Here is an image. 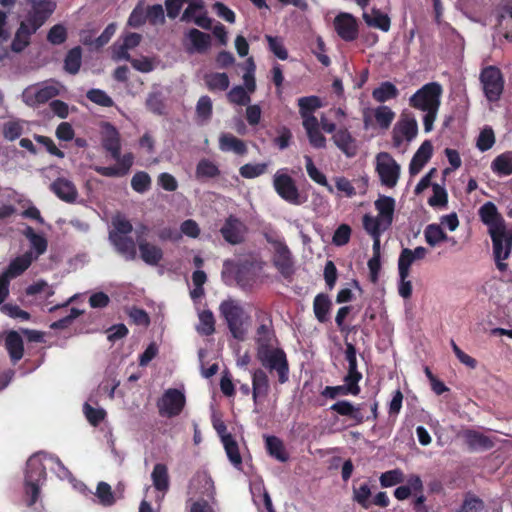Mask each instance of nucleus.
Wrapping results in <instances>:
<instances>
[{
    "label": "nucleus",
    "instance_id": "f257e3e1",
    "mask_svg": "<svg viewBox=\"0 0 512 512\" xmlns=\"http://www.w3.org/2000/svg\"><path fill=\"white\" fill-rule=\"evenodd\" d=\"M441 95V85L431 82L425 84L409 98L410 106L424 113L423 125L427 133L433 129L441 103Z\"/></svg>",
    "mask_w": 512,
    "mask_h": 512
},
{
    "label": "nucleus",
    "instance_id": "f03ea898",
    "mask_svg": "<svg viewBox=\"0 0 512 512\" xmlns=\"http://www.w3.org/2000/svg\"><path fill=\"white\" fill-rule=\"evenodd\" d=\"M187 503L190 512H210L215 504V486L206 472L196 473L189 482Z\"/></svg>",
    "mask_w": 512,
    "mask_h": 512
},
{
    "label": "nucleus",
    "instance_id": "7ed1b4c3",
    "mask_svg": "<svg viewBox=\"0 0 512 512\" xmlns=\"http://www.w3.org/2000/svg\"><path fill=\"white\" fill-rule=\"evenodd\" d=\"M221 316L225 319L229 331L237 340H244L251 323L250 316L241 303L235 299H226L219 306Z\"/></svg>",
    "mask_w": 512,
    "mask_h": 512
},
{
    "label": "nucleus",
    "instance_id": "20e7f679",
    "mask_svg": "<svg viewBox=\"0 0 512 512\" xmlns=\"http://www.w3.org/2000/svg\"><path fill=\"white\" fill-rule=\"evenodd\" d=\"M48 467V454L36 453L26 463L24 486L25 493L30 496L29 503H35L40 487L45 482V471Z\"/></svg>",
    "mask_w": 512,
    "mask_h": 512
},
{
    "label": "nucleus",
    "instance_id": "39448f33",
    "mask_svg": "<svg viewBox=\"0 0 512 512\" xmlns=\"http://www.w3.org/2000/svg\"><path fill=\"white\" fill-rule=\"evenodd\" d=\"M395 205L394 198L380 195L374 202L377 215L365 214L362 220L363 227L388 230L393 223Z\"/></svg>",
    "mask_w": 512,
    "mask_h": 512
},
{
    "label": "nucleus",
    "instance_id": "423d86ee",
    "mask_svg": "<svg viewBox=\"0 0 512 512\" xmlns=\"http://www.w3.org/2000/svg\"><path fill=\"white\" fill-rule=\"evenodd\" d=\"M62 90L63 86L60 82L47 80L25 88L22 92V100L26 105L36 107L60 95Z\"/></svg>",
    "mask_w": 512,
    "mask_h": 512
},
{
    "label": "nucleus",
    "instance_id": "0eeeda50",
    "mask_svg": "<svg viewBox=\"0 0 512 512\" xmlns=\"http://www.w3.org/2000/svg\"><path fill=\"white\" fill-rule=\"evenodd\" d=\"M273 188L284 201L292 205H302L306 197L302 196L294 179L288 174L287 169H279L273 175Z\"/></svg>",
    "mask_w": 512,
    "mask_h": 512
},
{
    "label": "nucleus",
    "instance_id": "6e6552de",
    "mask_svg": "<svg viewBox=\"0 0 512 512\" xmlns=\"http://www.w3.org/2000/svg\"><path fill=\"white\" fill-rule=\"evenodd\" d=\"M257 358L264 367L277 371L280 383L288 380V364L282 350L274 346L257 348Z\"/></svg>",
    "mask_w": 512,
    "mask_h": 512
},
{
    "label": "nucleus",
    "instance_id": "1a4fd4ad",
    "mask_svg": "<svg viewBox=\"0 0 512 512\" xmlns=\"http://www.w3.org/2000/svg\"><path fill=\"white\" fill-rule=\"evenodd\" d=\"M480 81L487 100L498 101L504 88L501 71L495 66H488L481 71Z\"/></svg>",
    "mask_w": 512,
    "mask_h": 512
},
{
    "label": "nucleus",
    "instance_id": "9d476101",
    "mask_svg": "<svg viewBox=\"0 0 512 512\" xmlns=\"http://www.w3.org/2000/svg\"><path fill=\"white\" fill-rule=\"evenodd\" d=\"M418 124L412 117H402L394 126L392 131L393 146L405 152L408 144L416 137Z\"/></svg>",
    "mask_w": 512,
    "mask_h": 512
},
{
    "label": "nucleus",
    "instance_id": "9b49d317",
    "mask_svg": "<svg viewBox=\"0 0 512 512\" xmlns=\"http://www.w3.org/2000/svg\"><path fill=\"white\" fill-rule=\"evenodd\" d=\"M376 171L381 183L389 188L396 186L400 176V165L387 152H380L376 156Z\"/></svg>",
    "mask_w": 512,
    "mask_h": 512
},
{
    "label": "nucleus",
    "instance_id": "f8f14e48",
    "mask_svg": "<svg viewBox=\"0 0 512 512\" xmlns=\"http://www.w3.org/2000/svg\"><path fill=\"white\" fill-rule=\"evenodd\" d=\"M185 406V395L178 389H168L157 402L159 414L174 417L181 413Z\"/></svg>",
    "mask_w": 512,
    "mask_h": 512
},
{
    "label": "nucleus",
    "instance_id": "ddd939ff",
    "mask_svg": "<svg viewBox=\"0 0 512 512\" xmlns=\"http://www.w3.org/2000/svg\"><path fill=\"white\" fill-rule=\"evenodd\" d=\"M212 38L196 28L189 29L183 37V46L189 54H204L209 51Z\"/></svg>",
    "mask_w": 512,
    "mask_h": 512
},
{
    "label": "nucleus",
    "instance_id": "4468645a",
    "mask_svg": "<svg viewBox=\"0 0 512 512\" xmlns=\"http://www.w3.org/2000/svg\"><path fill=\"white\" fill-rule=\"evenodd\" d=\"M247 231L248 229L244 222L233 215L227 217L220 228L222 237L231 245H238L244 242Z\"/></svg>",
    "mask_w": 512,
    "mask_h": 512
},
{
    "label": "nucleus",
    "instance_id": "2eb2a0df",
    "mask_svg": "<svg viewBox=\"0 0 512 512\" xmlns=\"http://www.w3.org/2000/svg\"><path fill=\"white\" fill-rule=\"evenodd\" d=\"M185 3L188 4V6L186 7L181 16V21H193L197 26L203 29H210L212 25V20L206 16L203 1L185 0Z\"/></svg>",
    "mask_w": 512,
    "mask_h": 512
},
{
    "label": "nucleus",
    "instance_id": "dca6fc26",
    "mask_svg": "<svg viewBox=\"0 0 512 512\" xmlns=\"http://www.w3.org/2000/svg\"><path fill=\"white\" fill-rule=\"evenodd\" d=\"M481 221L488 226L489 234L506 230L505 222L492 202H486L479 209Z\"/></svg>",
    "mask_w": 512,
    "mask_h": 512
},
{
    "label": "nucleus",
    "instance_id": "f3484780",
    "mask_svg": "<svg viewBox=\"0 0 512 512\" xmlns=\"http://www.w3.org/2000/svg\"><path fill=\"white\" fill-rule=\"evenodd\" d=\"M334 27L345 41H352L358 36V24L356 18L350 13H340L334 19Z\"/></svg>",
    "mask_w": 512,
    "mask_h": 512
},
{
    "label": "nucleus",
    "instance_id": "a211bd4d",
    "mask_svg": "<svg viewBox=\"0 0 512 512\" xmlns=\"http://www.w3.org/2000/svg\"><path fill=\"white\" fill-rule=\"evenodd\" d=\"M40 27L41 22L29 20L22 22L12 41L11 49L17 53L23 51L30 43V36Z\"/></svg>",
    "mask_w": 512,
    "mask_h": 512
},
{
    "label": "nucleus",
    "instance_id": "6ab92c4d",
    "mask_svg": "<svg viewBox=\"0 0 512 512\" xmlns=\"http://www.w3.org/2000/svg\"><path fill=\"white\" fill-rule=\"evenodd\" d=\"M490 237L493 243V253L497 268L500 271H505L507 264L504 263V260L510 256L511 252L510 245L504 241V238L506 237V230L491 234Z\"/></svg>",
    "mask_w": 512,
    "mask_h": 512
},
{
    "label": "nucleus",
    "instance_id": "aec40b11",
    "mask_svg": "<svg viewBox=\"0 0 512 512\" xmlns=\"http://www.w3.org/2000/svg\"><path fill=\"white\" fill-rule=\"evenodd\" d=\"M101 135L103 147L111 154L113 159H119L121 144L118 131L111 124L105 123L102 125Z\"/></svg>",
    "mask_w": 512,
    "mask_h": 512
},
{
    "label": "nucleus",
    "instance_id": "412c9836",
    "mask_svg": "<svg viewBox=\"0 0 512 512\" xmlns=\"http://www.w3.org/2000/svg\"><path fill=\"white\" fill-rule=\"evenodd\" d=\"M51 191L62 201L73 203L78 197V191L72 181L59 177L50 185Z\"/></svg>",
    "mask_w": 512,
    "mask_h": 512
},
{
    "label": "nucleus",
    "instance_id": "4be33fe9",
    "mask_svg": "<svg viewBox=\"0 0 512 512\" xmlns=\"http://www.w3.org/2000/svg\"><path fill=\"white\" fill-rule=\"evenodd\" d=\"M372 117L382 129H387L392 123L395 113L387 106H379L364 112V125L366 128L372 125Z\"/></svg>",
    "mask_w": 512,
    "mask_h": 512
},
{
    "label": "nucleus",
    "instance_id": "5701e85b",
    "mask_svg": "<svg viewBox=\"0 0 512 512\" xmlns=\"http://www.w3.org/2000/svg\"><path fill=\"white\" fill-rule=\"evenodd\" d=\"M334 144L347 157H353L357 153V142L351 133L344 128L338 129L332 136Z\"/></svg>",
    "mask_w": 512,
    "mask_h": 512
},
{
    "label": "nucleus",
    "instance_id": "b1692460",
    "mask_svg": "<svg viewBox=\"0 0 512 512\" xmlns=\"http://www.w3.org/2000/svg\"><path fill=\"white\" fill-rule=\"evenodd\" d=\"M466 444L473 450H488L495 445V438L476 430L463 432Z\"/></svg>",
    "mask_w": 512,
    "mask_h": 512
},
{
    "label": "nucleus",
    "instance_id": "393cba45",
    "mask_svg": "<svg viewBox=\"0 0 512 512\" xmlns=\"http://www.w3.org/2000/svg\"><path fill=\"white\" fill-rule=\"evenodd\" d=\"M428 251L423 246H418L415 249L404 248L398 258V271L410 273L411 265L417 261L422 260L426 257Z\"/></svg>",
    "mask_w": 512,
    "mask_h": 512
},
{
    "label": "nucleus",
    "instance_id": "a878e982",
    "mask_svg": "<svg viewBox=\"0 0 512 512\" xmlns=\"http://www.w3.org/2000/svg\"><path fill=\"white\" fill-rule=\"evenodd\" d=\"M109 239L117 252L126 260L136 258V246L132 238L119 235V233H110Z\"/></svg>",
    "mask_w": 512,
    "mask_h": 512
},
{
    "label": "nucleus",
    "instance_id": "bb28decb",
    "mask_svg": "<svg viewBox=\"0 0 512 512\" xmlns=\"http://www.w3.org/2000/svg\"><path fill=\"white\" fill-rule=\"evenodd\" d=\"M34 260H36L34 253L32 251H28L12 260L2 274L6 275L9 279L16 278L25 272Z\"/></svg>",
    "mask_w": 512,
    "mask_h": 512
},
{
    "label": "nucleus",
    "instance_id": "cd10ccee",
    "mask_svg": "<svg viewBox=\"0 0 512 512\" xmlns=\"http://www.w3.org/2000/svg\"><path fill=\"white\" fill-rule=\"evenodd\" d=\"M363 20L372 28L379 29L383 32H388L391 27V19L387 13L382 12L380 9L372 8L369 12H363Z\"/></svg>",
    "mask_w": 512,
    "mask_h": 512
},
{
    "label": "nucleus",
    "instance_id": "c85d7f7f",
    "mask_svg": "<svg viewBox=\"0 0 512 512\" xmlns=\"http://www.w3.org/2000/svg\"><path fill=\"white\" fill-rule=\"evenodd\" d=\"M345 359L348 363L347 374L344 377V382H351L359 385L362 379V373L358 371L356 349L353 344L347 343L345 350Z\"/></svg>",
    "mask_w": 512,
    "mask_h": 512
},
{
    "label": "nucleus",
    "instance_id": "c756f323",
    "mask_svg": "<svg viewBox=\"0 0 512 512\" xmlns=\"http://www.w3.org/2000/svg\"><path fill=\"white\" fill-rule=\"evenodd\" d=\"M433 147L430 141H424L414 154L409 171L412 175L418 174L432 156Z\"/></svg>",
    "mask_w": 512,
    "mask_h": 512
},
{
    "label": "nucleus",
    "instance_id": "7c9ffc66",
    "mask_svg": "<svg viewBox=\"0 0 512 512\" xmlns=\"http://www.w3.org/2000/svg\"><path fill=\"white\" fill-rule=\"evenodd\" d=\"M151 480L154 488L161 494V498H163L170 486L167 466L163 463L155 464L151 473Z\"/></svg>",
    "mask_w": 512,
    "mask_h": 512
},
{
    "label": "nucleus",
    "instance_id": "2f4dec72",
    "mask_svg": "<svg viewBox=\"0 0 512 512\" xmlns=\"http://www.w3.org/2000/svg\"><path fill=\"white\" fill-rule=\"evenodd\" d=\"M138 248L141 259L148 265L156 266L163 258L162 249L145 240L139 241Z\"/></svg>",
    "mask_w": 512,
    "mask_h": 512
},
{
    "label": "nucleus",
    "instance_id": "473e14b6",
    "mask_svg": "<svg viewBox=\"0 0 512 512\" xmlns=\"http://www.w3.org/2000/svg\"><path fill=\"white\" fill-rule=\"evenodd\" d=\"M33 9L34 17L29 21L41 22V26L45 20L54 12L56 3L53 0H26Z\"/></svg>",
    "mask_w": 512,
    "mask_h": 512
},
{
    "label": "nucleus",
    "instance_id": "72a5a7b5",
    "mask_svg": "<svg viewBox=\"0 0 512 512\" xmlns=\"http://www.w3.org/2000/svg\"><path fill=\"white\" fill-rule=\"evenodd\" d=\"M219 149L223 152H233L237 155L247 153V146L244 141L228 133H222L219 136Z\"/></svg>",
    "mask_w": 512,
    "mask_h": 512
},
{
    "label": "nucleus",
    "instance_id": "f704fd0d",
    "mask_svg": "<svg viewBox=\"0 0 512 512\" xmlns=\"http://www.w3.org/2000/svg\"><path fill=\"white\" fill-rule=\"evenodd\" d=\"M251 376L253 400L257 403L259 397L267 396L269 392V381L266 373L261 369L252 371Z\"/></svg>",
    "mask_w": 512,
    "mask_h": 512
},
{
    "label": "nucleus",
    "instance_id": "c9c22d12",
    "mask_svg": "<svg viewBox=\"0 0 512 512\" xmlns=\"http://www.w3.org/2000/svg\"><path fill=\"white\" fill-rule=\"evenodd\" d=\"M491 170L499 177H505L512 174V151L504 152L498 155L491 162Z\"/></svg>",
    "mask_w": 512,
    "mask_h": 512
},
{
    "label": "nucleus",
    "instance_id": "e433bc0d",
    "mask_svg": "<svg viewBox=\"0 0 512 512\" xmlns=\"http://www.w3.org/2000/svg\"><path fill=\"white\" fill-rule=\"evenodd\" d=\"M5 346L13 362H17L23 357V340L17 332L11 331L7 334Z\"/></svg>",
    "mask_w": 512,
    "mask_h": 512
},
{
    "label": "nucleus",
    "instance_id": "4c0bfd02",
    "mask_svg": "<svg viewBox=\"0 0 512 512\" xmlns=\"http://www.w3.org/2000/svg\"><path fill=\"white\" fill-rule=\"evenodd\" d=\"M360 391L361 389L359 385H355L351 382H344L343 385L325 387L322 392V395L331 399H335L338 396H356L360 393Z\"/></svg>",
    "mask_w": 512,
    "mask_h": 512
},
{
    "label": "nucleus",
    "instance_id": "58836bf2",
    "mask_svg": "<svg viewBox=\"0 0 512 512\" xmlns=\"http://www.w3.org/2000/svg\"><path fill=\"white\" fill-rule=\"evenodd\" d=\"M219 175L218 165L210 159H201L196 165L195 176L199 180L216 178Z\"/></svg>",
    "mask_w": 512,
    "mask_h": 512
},
{
    "label": "nucleus",
    "instance_id": "ea45409f",
    "mask_svg": "<svg viewBox=\"0 0 512 512\" xmlns=\"http://www.w3.org/2000/svg\"><path fill=\"white\" fill-rule=\"evenodd\" d=\"M331 410L335 411L339 415L349 416L352 419L356 420L357 423H361L363 421V416L360 411V407L354 406L349 401H338L334 403L331 407Z\"/></svg>",
    "mask_w": 512,
    "mask_h": 512
},
{
    "label": "nucleus",
    "instance_id": "a19ab883",
    "mask_svg": "<svg viewBox=\"0 0 512 512\" xmlns=\"http://www.w3.org/2000/svg\"><path fill=\"white\" fill-rule=\"evenodd\" d=\"M424 238L427 244L435 247L440 243L449 240L447 234L443 231L438 224H429L424 230Z\"/></svg>",
    "mask_w": 512,
    "mask_h": 512
},
{
    "label": "nucleus",
    "instance_id": "79ce46f5",
    "mask_svg": "<svg viewBox=\"0 0 512 512\" xmlns=\"http://www.w3.org/2000/svg\"><path fill=\"white\" fill-rule=\"evenodd\" d=\"M222 443L231 464L235 468L240 469L242 465V458L237 442L233 439L232 436H223Z\"/></svg>",
    "mask_w": 512,
    "mask_h": 512
},
{
    "label": "nucleus",
    "instance_id": "37998d69",
    "mask_svg": "<svg viewBox=\"0 0 512 512\" xmlns=\"http://www.w3.org/2000/svg\"><path fill=\"white\" fill-rule=\"evenodd\" d=\"M305 162L308 176L317 184L324 186L329 193L334 194V187L328 183L326 176L314 165L311 157L305 156Z\"/></svg>",
    "mask_w": 512,
    "mask_h": 512
},
{
    "label": "nucleus",
    "instance_id": "c03bdc74",
    "mask_svg": "<svg viewBox=\"0 0 512 512\" xmlns=\"http://www.w3.org/2000/svg\"><path fill=\"white\" fill-rule=\"evenodd\" d=\"M335 183L334 193L338 197L352 198L357 194L353 183L344 176H336L333 178Z\"/></svg>",
    "mask_w": 512,
    "mask_h": 512
},
{
    "label": "nucleus",
    "instance_id": "a18cd8bd",
    "mask_svg": "<svg viewBox=\"0 0 512 512\" xmlns=\"http://www.w3.org/2000/svg\"><path fill=\"white\" fill-rule=\"evenodd\" d=\"M269 168L268 162L247 163L239 168V174L245 179H254L264 175Z\"/></svg>",
    "mask_w": 512,
    "mask_h": 512
},
{
    "label": "nucleus",
    "instance_id": "49530a36",
    "mask_svg": "<svg viewBox=\"0 0 512 512\" xmlns=\"http://www.w3.org/2000/svg\"><path fill=\"white\" fill-rule=\"evenodd\" d=\"M199 323L196 326L198 333L202 335H211L215 331V319L210 310H203L198 314Z\"/></svg>",
    "mask_w": 512,
    "mask_h": 512
},
{
    "label": "nucleus",
    "instance_id": "de8ad7c7",
    "mask_svg": "<svg viewBox=\"0 0 512 512\" xmlns=\"http://www.w3.org/2000/svg\"><path fill=\"white\" fill-rule=\"evenodd\" d=\"M266 447L271 456L281 462H285L288 459V454L285 451L282 441L275 436L266 437Z\"/></svg>",
    "mask_w": 512,
    "mask_h": 512
},
{
    "label": "nucleus",
    "instance_id": "09e8293b",
    "mask_svg": "<svg viewBox=\"0 0 512 512\" xmlns=\"http://www.w3.org/2000/svg\"><path fill=\"white\" fill-rule=\"evenodd\" d=\"M398 89L391 82H383L379 87L373 90L372 96L378 102H386L396 98Z\"/></svg>",
    "mask_w": 512,
    "mask_h": 512
},
{
    "label": "nucleus",
    "instance_id": "8fccbe9b",
    "mask_svg": "<svg viewBox=\"0 0 512 512\" xmlns=\"http://www.w3.org/2000/svg\"><path fill=\"white\" fill-rule=\"evenodd\" d=\"M205 82L212 91H224L229 87L230 81L226 73H210L205 76Z\"/></svg>",
    "mask_w": 512,
    "mask_h": 512
},
{
    "label": "nucleus",
    "instance_id": "3c124183",
    "mask_svg": "<svg viewBox=\"0 0 512 512\" xmlns=\"http://www.w3.org/2000/svg\"><path fill=\"white\" fill-rule=\"evenodd\" d=\"M95 496L98 501L104 506H110L117 500L116 495L113 493L111 486L106 482H99L96 488Z\"/></svg>",
    "mask_w": 512,
    "mask_h": 512
},
{
    "label": "nucleus",
    "instance_id": "603ef678",
    "mask_svg": "<svg viewBox=\"0 0 512 512\" xmlns=\"http://www.w3.org/2000/svg\"><path fill=\"white\" fill-rule=\"evenodd\" d=\"M331 306V302L329 298L323 294H319L315 297L314 303H313V309L316 318L320 322H324L327 320V315L329 313Z\"/></svg>",
    "mask_w": 512,
    "mask_h": 512
},
{
    "label": "nucleus",
    "instance_id": "864d4df0",
    "mask_svg": "<svg viewBox=\"0 0 512 512\" xmlns=\"http://www.w3.org/2000/svg\"><path fill=\"white\" fill-rule=\"evenodd\" d=\"M81 49L79 47H75L71 49L65 58L64 68L70 74H76L81 66Z\"/></svg>",
    "mask_w": 512,
    "mask_h": 512
},
{
    "label": "nucleus",
    "instance_id": "5fc2aeb1",
    "mask_svg": "<svg viewBox=\"0 0 512 512\" xmlns=\"http://www.w3.org/2000/svg\"><path fill=\"white\" fill-rule=\"evenodd\" d=\"M299 113L301 116L313 115V112L322 107V102L317 96L302 97L298 99Z\"/></svg>",
    "mask_w": 512,
    "mask_h": 512
},
{
    "label": "nucleus",
    "instance_id": "6e6d98bb",
    "mask_svg": "<svg viewBox=\"0 0 512 512\" xmlns=\"http://www.w3.org/2000/svg\"><path fill=\"white\" fill-rule=\"evenodd\" d=\"M147 21V12L144 6V2L140 1L135 8L132 10L129 18L128 25L133 28H139L144 25Z\"/></svg>",
    "mask_w": 512,
    "mask_h": 512
},
{
    "label": "nucleus",
    "instance_id": "4d7b16f0",
    "mask_svg": "<svg viewBox=\"0 0 512 512\" xmlns=\"http://www.w3.org/2000/svg\"><path fill=\"white\" fill-rule=\"evenodd\" d=\"M250 92L243 86H234L227 94L228 100L236 105H248L251 101Z\"/></svg>",
    "mask_w": 512,
    "mask_h": 512
},
{
    "label": "nucleus",
    "instance_id": "13d9d810",
    "mask_svg": "<svg viewBox=\"0 0 512 512\" xmlns=\"http://www.w3.org/2000/svg\"><path fill=\"white\" fill-rule=\"evenodd\" d=\"M83 413L87 421L93 426H97L106 416V411L103 408L92 407L88 402L83 405Z\"/></svg>",
    "mask_w": 512,
    "mask_h": 512
},
{
    "label": "nucleus",
    "instance_id": "bf43d9fd",
    "mask_svg": "<svg viewBox=\"0 0 512 512\" xmlns=\"http://www.w3.org/2000/svg\"><path fill=\"white\" fill-rule=\"evenodd\" d=\"M404 480V474L402 470L396 468L382 473L379 477V481L382 487H392Z\"/></svg>",
    "mask_w": 512,
    "mask_h": 512
},
{
    "label": "nucleus",
    "instance_id": "052dcab7",
    "mask_svg": "<svg viewBox=\"0 0 512 512\" xmlns=\"http://www.w3.org/2000/svg\"><path fill=\"white\" fill-rule=\"evenodd\" d=\"M268 41L269 50L280 60L288 58V51L284 46L283 40L280 37H273L271 35L265 36Z\"/></svg>",
    "mask_w": 512,
    "mask_h": 512
},
{
    "label": "nucleus",
    "instance_id": "680f3d73",
    "mask_svg": "<svg viewBox=\"0 0 512 512\" xmlns=\"http://www.w3.org/2000/svg\"><path fill=\"white\" fill-rule=\"evenodd\" d=\"M26 236L29 239L32 248L35 250L34 257L37 259L46 251L47 241L43 236L36 234L31 228L27 230Z\"/></svg>",
    "mask_w": 512,
    "mask_h": 512
},
{
    "label": "nucleus",
    "instance_id": "e2e57ef3",
    "mask_svg": "<svg viewBox=\"0 0 512 512\" xmlns=\"http://www.w3.org/2000/svg\"><path fill=\"white\" fill-rule=\"evenodd\" d=\"M256 342L258 344L257 348H268L273 346L274 336L269 326L262 324L258 327Z\"/></svg>",
    "mask_w": 512,
    "mask_h": 512
},
{
    "label": "nucleus",
    "instance_id": "0e129e2a",
    "mask_svg": "<svg viewBox=\"0 0 512 512\" xmlns=\"http://www.w3.org/2000/svg\"><path fill=\"white\" fill-rule=\"evenodd\" d=\"M197 117L202 122H207L212 114V101L208 96H202L199 98L196 105Z\"/></svg>",
    "mask_w": 512,
    "mask_h": 512
},
{
    "label": "nucleus",
    "instance_id": "69168bd1",
    "mask_svg": "<svg viewBox=\"0 0 512 512\" xmlns=\"http://www.w3.org/2000/svg\"><path fill=\"white\" fill-rule=\"evenodd\" d=\"M133 190L138 193H144L151 186V178L146 172H137L131 179Z\"/></svg>",
    "mask_w": 512,
    "mask_h": 512
},
{
    "label": "nucleus",
    "instance_id": "338daca9",
    "mask_svg": "<svg viewBox=\"0 0 512 512\" xmlns=\"http://www.w3.org/2000/svg\"><path fill=\"white\" fill-rule=\"evenodd\" d=\"M433 195L429 198L428 203L432 207H444L448 201V195L444 187L439 184H433Z\"/></svg>",
    "mask_w": 512,
    "mask_h": 512
},
{
    "label": "nucleus",
    "instance_id": "774afa93",
    "mask_svg": "<svg viewBox=\"0 0 512 512\" xmlns=\"http://www.w3.org/2000/svg\"><path fill=\"white\" fill-rule=\"evenodd\" d=\"M499 25L505 29V38H512V3L504 8L499 19Z\"/></svg>",
    "mask_w": 512,
    "mask_h": 512
}]
</instances>
